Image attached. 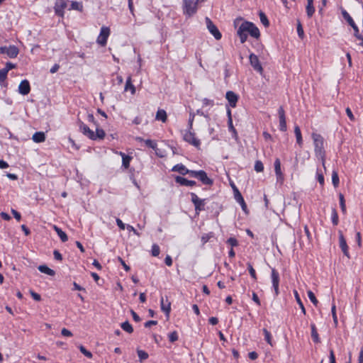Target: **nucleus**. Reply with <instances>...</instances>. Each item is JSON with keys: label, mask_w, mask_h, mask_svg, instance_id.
Masks as SVG:
<instances>
[{"label": "nucleus", "mask_w": 363, "mask_h": 363, "mask_svg": "<svg viewBox=\"0 0 363 363\" xmlns=\"http://www.w3.org/2000/svg\"><path fill=\"white\" fill-rule=\"evenodd\" d=\"M247 33L255 38H259L260 36L259 30L253 23L245 21L240 25L237 31L241 43H244L247 40Z\"/></svg>", "instance_id": "1"}, {"label": "nucleus", "mask_w": 363, "mask_h": 363, "mask_svg": "<svg viewBox=\"0 0 363 363\" xmlns=\"http://www.w3.org/2000/svg\"><path fill=\"white\" fill-rule=\"evenodd\" d=\"M312 138L315 147V155L319 160H321L323 162L325 156L324 139L320 134L315 133L312 134Z\"/></svg>", "instance_id": "2"}, {"label": "nucleus", "mask_w": 363, "mask_h": 363, "mask_svg": "<svg viewBox=\"0 0 363 363\" xmlns=\"http://www.w3.org/2000/svg\"><path fill=\"white\" fill-rule=\"evenodd\" d=\"M197 2L193 0H183V12L184 14L191 16L196 12Z\"/></svg>", "instance_id": "3"}, {"label": "nucleus", "mask_w": 363, "mask_h": 363, "mask_svg": "<svg viewBox=\"0 0 363 363\" xmlns=\"http://www.w3.org/2000/svg\"><path fill=\"white\" fill-rule=\"evenodd\" d=\"M67 0H56L55 3V13L60 17H64L65 9L67 7Z\"/></svg>", "instance_id": "4"}, {"label": "nucleus", "mask_w": 363, "mask_h": 363, "mask_svg": "<svg viewBox=\"0 0 363 363\" xmlns=\"http://www.w3.org/2000/svg\"><path fill=\"white\" fill-rule=\"evenodd\" d=\"M206 23L208 31L213 35L216 40H220L222 37L220 32L218 30L216 26L208 18H206Z\"/></svg>", "instance_id": "5"}, {"label": "nucleus", "mask_w": 363, "mask_h": 363, "mask_svg": "<svg viewBox=\"0 0 363 363\" xmlns=\"http://www.w3.org/2000/svg\"><path fill=\"white\" fill-rule=\"evenodd\" d=\"M191 200L194 205L195 211L198 213L204 210L205 199H201L198 197L195 193H191Z\"/></svg>", "instance_id": "6"}, {"label": "nucleus", "mask_w": 363, "mask_h": 363, "mask_svg": "<svg viewBox=\"0 0 363 363\" xmlns=\"http://www.w3.org/2000/svg\"><path fill=\"white\" fill-rule=\"evenodd\" d=\"M109 35H110L109 28L103 26L101 28L99 35L97 38V43L101 46H105L107 43V39H108Z\"/></svg>", "instance_id": "7"}, {"label": "nucleus", "mask_w": 363, "mask_h": 363, "mask_svg": "<svg viewBox=\"0 0 363 363\" xmlns=\"http://www.w3.org/2000/svg\"><path fill=\"white\" fill-rule=\"evenodd\" d=\"M19 50L15 45H10L9 47L2 46L0 47V53L6 54L11 58H15L17 57Z\"/></svg>", "instance_id": "8"}, {"label": "nucleus", "mask_w": 363, "mask_h": 363, "mask_svg": "<svg viewBox=\"0 0 363 363\" xmlns=\"http://www.w3.org/2000/svg\"><path fill=\"white\" fill-rule=\"evenodd\" d=\"M271 278L272 282V286L274 289L275 295L277 296L279 294V274L275 269H272Z\"/></svg>", "instance_id": "9"}, {"label": "nucleus", "mask_w": 363, "mask_h": 363, "mask_svg": "<svg viewBox=\"0 0 363 363\" xmlns=\"http://www.w3.org/2000/svg\"><path fill=\"white\" fill-rule=\"evenodd\" d=\"M184 140L195 147H199L200 140L195 137V134L189 129V131L184 135Z\"/></svg>", "instance_id": "10"}, {"label": "nucleus", "mask_w": 363, "mask_h": 363, "mask_svg": "<svg viewBox=\"0 0 363 363\" xmlns=\"http://www.w3.org/2000/svg\"><path fill=\"white\" fill-rule=\"evenodd\" d=\"M249 58L250 65L254 68V69L261 74L263 72V68L259 62L258 57L254 53H251Z\"/></svg>", "instance_id": "11"}, {"label": "nucleus", "mask_w": 363, "mask_h": 363, "mask_svg": "<svg viewBox=\"0 0 363 363\" xmlns=\"http://www.w3.org/2000/svg\"><path fill=\"white\" fill-rule=\"evenodd\" d=\"M279 119V130L281 131H286L287 129L285 111L282 106L278 109Z\"/></svg>", "instance_id": "12"}, {"label": "nucleus", "mask_w": 363, "mask_h": 363, "mask_svg": "<svg viewBox=\"0 0 363 363\" xmlns=\"http://www.w3.org/2000/svg\"><path fill=\"white\" fill-rule=\"evenodd\" d=\"M225 97L230 106L235 108L238 100V96L235 92L228 91L226 92Z\"/></svg>", "instance_id": "13"}, {"label": "nucleus", "mask_w": 363, "mask_h": 363, "mask_svg": "<svg viewBox=\"0 0 363 363\" xmlns=\"http://www.w3.org/2000/svg\"><path fill=\"white\" fill-rule=\"evenodd\" d=\"M30 91L29 82L26 79L21 81L18 86V92L22 95H27Z\"/></svg>", "instance_id": "14"}, {"label": "nucleus", "mask_w": 363, "mask_h": 363, "mask_svg": "<svg viewBox=\"0 0 363 363\" xmlns=\"http://www.w3.org/2000/svg\"><path fill=\"white\" fill-rule=\"evenodd\" d=\"M79 126L81 132L88 137L89 139H93L94 138V133L86 125H85L83 122L79 121Z\"/></svg>", "instance_id": "15"}, {"label": "nucleus", "mask_w": 363, "mask_h": 363, "mask_svg": "<svg viewBox=\"0 0 363 363\" xmlns=\"http://www.w3.org/2000/svg\"><path fill=\"white\" fill-rule=\"evenodd\" d=\"M175 182L177 184H179L180 185L186 186H193L196 184V182L195 181L188 180L184 177H180V176H177L175 177Z\"/></svg>", "instance_id": "16"}, {"label": "nucleus", "mask_w": 363, "mask_h": 363, "mask_svg": "<svg viewBox=\"0 0 363 363\" xmlns=\"http://www.w3.org/2000/svg\"><path fill=\"white\" fill-rule=\"evenodd\" d=\"M198 179L205 185H212L213 183V181L207 176L206 172L203 170H200Z\"/></svg>", "instance_id": "17"}, {"label": "nucleus", "mask_w": 363, "mask_h": 363, "mask_svg": "<svg viewBox=\"0 0 363 363\" xmlns=\"http://www.w3.org/2000/svg\"><path fill=\"white\" fill-rule=\"evenodd\" d=\"M274 165L277 181H282L284 179V177L281 170V162L279 158L275 160Z\"/></svg>", "instance_id": "18"}, {"label": "nucleus", "mask_w": 363, "mask_h": 363, "mask_svg": "<svg viewBox=\"0 0 363 363\" xmlns=\"http://www.w3.org/2000/svg\"><path fill=\"white\" fill-rule=\"evenodd\" d=\"M235 198L236 201L240 204L242 211H245V213H247V205L244 201L242 196L241 195L240 191L236 188H235Z\"/></svg>", "instance_id": "19"}, {"label": "nucleus", "mask_w": 363, "mask_h": 363, "mask_svg": "<svg viewBox=\"0 0 363 363\" xmlns=\"http://www.w3.org/2000/svg\"><path fill=\"white\" fill-rule=\"evenodd\" d=\"M160 305H161V310L166 313V315L167 317H169L170 310H171L170 302L167 299L166 301H164V298L161 297Z\"/></svg>", "instance_id": "20"}, {"label": "nucleus", "mask_w": 363, "mask_h": 363, "mask_svg": "<svg viewBox=\"0 0 363 363\" xmlns=\"http://www.w3.org/2000/svg\"><path fill=\"white\" fill-rule=\"evenodd\" d=\"M172 171L177 172L182 175H186L188 173V169L183 164H177L174 165Z\"/></svg>", "instance_id": "21"}, {"label": "nucleus", "mask_w": 363, "mask_h": 363, "mask_svg": "<svg viewBox=\"0 0 363 363\" xmlns=\"http://www.w3.org/2000/svg\"><path fill=\"white\" fill-rule=\"evenodd\" d=\"M120 155L122 157V165L125 169H128L130 166V162L132 157L125 155L124 152H120Z\"/></svg>", "instance_id": "22"}, {"label": "nucleus", "mask_w": 363, "mask_h": 363, "mask_svg": "<svg viewBox=\"0 0 363 363\" xmlns=\"http://www.w3.org/2000/svg\"><path fill=\"white\" fill-rule=\"evenodd\" d=\"M32 139L35 143H43L45 140V135L43 132H36L33 135Z\"/></svg>", "instance_id": "23"}, {"label": "nucleus", "mask_w": 363, "mask_h": 363, "mask_svg": "<svg viewBox=\"0 0 363 363\" xmlns=\"http://www.w3.org/2000/svg\"><path fill=\"white\" fill-rule=\"evenodd\" d=\"M124 89L126 91L130 90L132 94H135V87L132 83L131 76H128V77L127 78Z\"/></svg>", "instance_id": "24"}, {"label": "nucleus", "mask_w": 363, "mask_h": 363, "mask_svg": "<svg viewBox=\"0 0 363 363\" xmlns=\"http://www.w3.org/2000/svg\"><path fill=\"white\" fill-rule=\"evenodd\" d=\"M53 228L58 235V236L60 238L62 242H65L68 240V237L67 234L61 228H60L57 225H54Z\"/></svg>", "instance_id": "25"}, {"label": "nucleus", "mask_w": 363, "mask_h": 363, "mask_svg": "<svg viewBox=\"0 0 363 363\" xmlns=\"http://www.w3.org/2000/svg\"><path fill=\"white\" fill-rule=\"evenodd\" d=\"M155 118H156V120L161 121L163 123L166 122L167 120V116L166 111L163 109H159L157 111Z\"/></svg>", "instance_id": "26"}, {"label": "nucleus", "mask_w": 363, "mask_h": 363, "mask_svg": "<svg viewBox=\"0 0 363 363\" xmlns=\"http://www.w3.org/2000/svg\"><path fill=\"white\" fill-rule=\"evenodd\" d=\"M38 269L40 272L46 274L50 275V276H54L55 274V271L53 269L49 268L46 265H40L38 267Z\"/></svg>", "instance_id": "27"}, {"label": "nucleus", "mask_w": 363, "mask_h": 363, "mask_svg": "<svg viewBox=\"0 0 363 363\" xmlns=\"http://www.w3.org/2000/svg\"><path fill=\"white\" fill-rule=\"evenodd\" d=\"M352 28L354 30V37L357 40H360V43H359V45L363 47V35L359 33V28H358L357 26L355 24L353 26H352Z\"/></svg>", "instance_id": "28"}, {"label": "nucleus", "mask_w": 363, "mask_h": 363, "mask_svg": "<svg viewBox=\"0 0 363 363\" xmlns=\"http://www.w3.org/2000/svg\"><path fill=\"white\" fill-rule=\"evenodd\" d=\"M294 133L296 138V143L298 144L299 146H301L303 144L302 135L301 129L298 125H296L294 127Z\"/></svg>", "instance_id": "29"}, {"label": "nucleus", "mask_w": 363, "mask_h": 363, "mask_svg": "<svg viewBox=\"0 0 363 363\" xmlns=\"http://www.w3.org/2000/svg\"><path fill=\"white\" fill-rule=\"evenodd\" d=\"M342 16L345 19V21L351 27L356 24L352 18L345 10L342 9Z\"/></svg>", "instance_id": "30"}, {"label": "nucleus", "mask_w": 363, "mask_h": 363, "mask_svg": "<svg viewBox=\"0 0 363 363\" xmlns=\"http://www.w3.org/2000/svg\"><path fill=\"white\" fill-rule=\"evenodd\" d=\"M330 218L334 225H337L339 222V216L337 210L334 208H332Z\"/></svg>", "instance_id": "31"}, {"label": "nucleus", "mask_w": 363, "mask_h": 363, "mask_svg": "<svg viewBox=\"0 0 363 363\" xmlns=\"http://www.w3.org/2000/svg\"><path fill=\"white\" fill-rule=\"evenodd\" d=\"M311 337H312L313 342H319L320 340H319L318 334L315 324H311Z\"/></svg>", "instance_id": "32"}, {"label": "nucleus", "mask_w": 363, "mask_h": 363, "mask_svg": "<svg viewBox=\"0 0 363 363\" xmlns=\"http://www.w3.org/2000/svg\"><path fill=\"white\" fill-rule=\"evenodd\" d=\"M121 327L124 331L127 332L129 334H131L133 332V326L128 321H125L122 323Z\"/></svg>", "instance_id": "33"}, {"label": "nucleus", "mask_w": 363, "mask_h": 363, "mask_svg": "<svg viewBox=\"0 0 363 363\" xmlns=\"http://www.w3.org/2000/svg\"><path fill=\"white\" fill-rule=\"evenodd\" d=\"M83 9L82 4L78 1H72L69 10H76L82 11Z\"/></svg>", "instance_id": "34"}, {"label": "nucleus", "mask_w": 363, "mask_h": 363, "mask_svg": "<svg viewBox=\"0 0 363 363\" xmlns=\"http://www.w3.org/2000/svg\"><path fill=\"white\" fill-rule=\"evenodd\" d=\"M105 137V132L103 129L96 128V133H94V138L92 140H96V139H104Z\"/></svg>", "instance_id": "35"}, {"label": "nucleus", "mask_w": 363, "mask_h": 363, "mask_svg": "<svg viewBox=\"0 0 363 363\" xmlns=\"http://www.w3.org/2000/svg\"><path fill=\"white\" fill-rule=\"evenodd\" d=\"M262 331H263V333L264 335V340H265V341L269 345H270L271 346H273L272 337V335H271L270 332H269L266 328H264L262 330Z\"/></svg>", "instance_id": "36"}, {"label": "nucleus", "mask_w": 363, "mask_h": 363, "mask_svg": "<svg viewBox=\"0 0 363 363\" xmlns=\"http://www.w3.org/2000/svg\"><path fill=\"white\" fill-rule=\"evenodd\" d=\"M259 18L261 23L265 26L268 27L269 26V20L267 17V16L263 13L262 11H259Z\"/></svg>", "instance_id": "37"}, {"label": "nucleus", "mask_w": 363, "mask_h": 363, "mask_svg": "<svg viewBox=\"0 0 363 363\" xmlns=\"http://www.w3.org/2000/svg\"><path fill=\"white\" fill-rule=\"evenodd\" d=\"M342 252L348 258L350 257V255H349V253H348V246H347V245L346 243V240H345L343 236H342Z\"/></svg>", "instance_id": "38"}, {"label": "nucleus", "mask_w": 363, "mask_h": 363, "mask_svg": "<svg viewBox=\"0 0 363 363\" xmlns=\"http://www.w3.org/2000/svg\"><path fill=\"white\" fill-rule=\"evenodd\" d=\"M294 294H295L296 300L298 304L299 305V306H300V308L301 309L302 313L305 315L306 314V309H305V307H304V306H303V303H302V301L301 300V298H300L298 292L295 291Z\"/></svg>", "instance_id": "39"}, {"label": "nucleus", "mask_w": 363, "mask_h": 363, "mask_svg": "<svg viewBox=\"0 0 363 363\" xmlns=\"http://www.w3.org/2000/svg\"><path fill=\"white\" fill-rule=\"evenodd\" d=\"M137 353H138V357H139V359L140 362H143V360L147 359L149 357L148 354L144 350H138L137 351Z\"/></svg>", "instance_id": "40"}, {"label": "nucleus", "mask_w": 363, "mask_h": 363, "mask_svg": "<svg viewBox=\"0 0 363 363\" xmlns=\"http://www.w3.org/2000/svg\"><path fill=\"white\" fill-rule=\"evenodd\" d=\"M332 182H333L334 186L335 188L337 187V186L339 184V175H338V173L335 171H333V172Z\"/></svg>", "instance_id": "41"}, {"label": "nucleus", "mask_w": 363, "mask_h": 363, "mask_svg": "<svg viewBox=\"0 0 363 363\" xmlns=\"http://www.w3.org/2000/svg\"><path fill=\"white\" fill-rule=\"evenodd\" d=\"M306 10L308 17L311 18L315 12L313 4H307Z\"/></svg>", "instance_id": "42"}, {"label": "nucleus", "mask_w": 363, "mask_h": 363, "mask_svg": "<svg viewBox=\"0 0 363 363\" xmlns=\"http://www.w3.org/2000/svg\"><path fill=\"white\" fill-rule=\"evenodd\" d=\"M247 269H248V271H249V273H250L251 277L254 280H257V274H256L255 270L250 263H247Z\"/></svg>", "instance_id": "43"}, {"label": "nucleus", "mask_w": 363, "mask_h": 363, "mask_svg": "<svg viewBox=\"0 0 363 363\" xmlns=\"http://www.w3.org/2000/svg\"><path fill=\"white\" fill-rule=\"evenodd\" d=\"M228 124L229 130L233 133L235 137H236L238 133H237L235 128H234V126L233 125L232 117H230V118H228Z\"/></svg>", "instance_id": "44"}, {"label": "nucleus", "mask_w": 363, "mask_h": 363, "mask_svg": "<svg viewBox=\"0 0 363 363\" xmlns=\"http://www.w3.org/2000/svg\"><path fill=\"white\" fill-rule=\"evenodd\" d=\"M151 252H152V255L153 257L158 256L160 255V249L159 245H157V244H153L152 246Z\"/></svg>", "instance_id": "45"}, {"label": "nucleus", "mask_w": 363, "mask_h": 363, "mask_svg": "<svg viewBox=\"0 0 363 363\" xmlns=\"http://www.w3.org/2000/svg\"><path fill=\"white\" fill-rule=\"evenodd\" d=\"M79 349L80 350V352L85 356L87 358H91L92 357V354L91 352L88 351L84 346L82 345H80L79 347Z\"/></svg>", "instance_id": "46"}, {"label": "nucleus", "mask_w": 363, "mask_h": 363, "mask_svg": "<svg viewBox=\"0 0 363 363\" xmlns=\"http://www.w3.org/2000/svg\"><path fill=\"white\" fill-rule=\"evenodd\" d=\"M8 72L4 69H0V84L3 85L7 77Z\"/></svg>", "instance_id": "47"}, {"label": "nucleus", "mask_w": 363, "mask_h": 363, "mask_svg": "<svg viewBox=\"0 0 363 363\" xmlns=\"http://www.w3.org/2000/svg\"><path fill=\"white\" fill-rule=\"evenodd\" d=\"M255 170L257 172H261L264 170V165L261 161L257 160L255 162Z\"/></svg>", "instance_id": "48"}, {"label": "nucleus", "mask_w": 363, "mask_h": 363, "mask_svg": "<svg viewBox=\"0 0 363 363\" xmlns=\"http://www.w3.org/2000/svg\"><path fill=\"white\" fill-rule=\"evenodd\" d=\"M308 296L309 298V299L311 300V301L315 306H317L318 303V301L317 300V298H315V294L311 291H308Z\"/></svg>", "instance_id": "49"}, {"label": "nucleus", "mask_w": 363, "mask_h": 363, "mask_svg": "<svg viewBox=\"0 0 363 363\" xmlns=\"http://www.w3.org/2000/svg\"><path fill=\"white\" fill-rule=\"evenodd\" d=\"M145 143L150 148H152L153 150H155L157 148V143L152 140H150V139L145 140Z\"/></svg>", "instance_id": "50"}, {"label": "nucleus", "mask_w": 363, "mask_h": 363, "mask_svg": "<svg viewBox=\"0 0 363 363\" xmlns=\"http://www.w3.org/2000/svg\"><path fill=\"white\" fill-rule=\"evenodd\" d=\"M331 312H332L334 323H335V326H337L338 324V320H337V316L336 314V307L335 305H333Z\"/></svg>", "instance_id": "51"}, {"label": "nucleus", "mask_w": 363, "mask_h": 363, "mask_svg": "<svg viewBox=\"0 0 363 363\" xmlns=\"http://www.w3.org/2000/svg\"><path fill=\"white\" fill-rule=\"evenodd\" d=\"M168 337H169V340L171 342H174L175 341H177L178 340V334L176 331H174L172 333H170L168 335Z\"/></svg>", "instance_id": "52"}, {"label": "nucleus", "mask_w": 363, "mask_h": 363, "mask_svg": "<svg viewBox=\"0 0 363 363\" xmlns=\"http://www.w3.org/2000/svg\"><path fill=\"white\" fill-rule=\"evenodd\" d=\"M227 243L229 244L233 248L238 245V242L235 238H230L227 240Z\"/></svg>", "instance_id": "53"}, {"label": "nucleus", "mask_w": 363, "mask_h": 363, "mask_svg": "<svg viewBox=\"0 0 363 363\" xmlns=\"http://www.w3.org/2000/svg\"><path fill=\"white\" fill-rule=\"evenodd\" d=\"M297 33H298V36L301 38H303L304 32H303V29L302 26L300 22H298V25H297Z\"/></svg>", "instance_id": "54"}, {"label": "nucleus", "mask_w": 363, "mask_h": 363, "mask_svg": "<svg viewBox=\"0 0 363 363\" xmlns=\"http://www.w3.org/2000/svg\"><path fill=\"white\" fill-rule=\"evenodd\" d=\"M16 67V65L15 64H13L10 62H6V66L4 68H3L5 71L9 72V70L14 69Z\"/></svg>", "instance_id": "55"}, {"label": "nucleus", "mask_w": 363, "mask_h": 363, "mask_svg": "<svg viewBox=\"0 0 363 363\" xmlns=\"http://www.w3.org/2000/svg\"><path fill=\"white\" fill-rule=\"evenodd\" d=\"M30 296H32V298L35 301H40L41 300V296L38 293H35V291L31 290V291H30Z\"/></svg>", "instance_id": "56"}, {"label": "nucleus", "mask_w": 363, "mask_h": 363, "mask_svg": "<svg viewBox=\"0 0 363 363\" xmlns=\"http://www.w3.org/2000/svg\"><path fill=\"white\" fill-rule=\"evenodd\" d=\"M194 117H195L194 113L190 112L189 119V130L192 129L193 121H194Z\"/></svg>", "instance_id": "57"}, {"label": "nucleus", "mask_w": 363, "mask_h": 363, "mask_svg": "<svg viewBox=\"0 0 363 363\" xmlns=\"http://www.w3.org/2000/svg\"><path fill=\"white\" fill-rule=\"evenodd\" d=\"M118 261L120 262V263L122 264V266L123 267L124 269L126 271V272H129L130 270V267L127 265L125 264V262H124V260L121 257H118Z\"/></svg>", "instance_id": "58"}, {"label": "nucleus", "mask_w": 363, "mask_h": 363, "mask_svg": "<svg viewBox=\"0 0 363 363\" xmlns=\"http://www.w3.org/2000/svg\"><path fill=\"white\" fill-rule=\"evenodd\" d=\"M61 334L63 336H65V337H71V336H72V332L69 331V330H67V328H65L62 329Z\"/></svg>", "instance_id": "59"}, {"label": "nucleus", "mask_w": 363, "mask_h": 363, "mask_svg": "<svg viewBox=\"0 0 363 363\" xmlns=\"http://www.w3.org/2000/svg\"><path fill=\"white\" fill-rule=\"evenodd\" d=\"M200 173V170L195 171V170H189L188 169V173L191 177L198 179V176Z\"/></svg>", "instance_id": "60"}, {"label": "nucleus", "mask_w": 363, "mask_h": 363, "mask_svg": "<svg viewBox=\"0 0 363 363\" xmlns=\"http://www.w3.org/2000/svg\"><path fill=\"white\" fill-rule=\"evenodd\" d=\"M53 255H54V258L56 259V260H59V261H61L62 259V255L60 254V252L55 250H54L53 252Z\"/></svg>", "instance_id": "61"}, {"label": "nucleus", "mask_w": 363, "mask_h": 363, "mask_svg": "<svg viewBox=\"0 0 363 363\" xmlns=\"http://www.w3.org/2000/svg\"><path fill=\"white\" fill-rule=\"evenodd\" d=\"M345 111H346V113H347V116L349 117V118L352 121H354L355 118H354V116L351 109L349 107H347Z\"/></svg>", "instance_id": "62"}, {"label": "nucleus", "mask_w": 363, "mask_h": 363, "mask_svg": "<svg viewBox=\"0 0 363 363\" xmlns=\"http://www.w3.org/2000/svg\"><path fill=\"white\" fill-rule=\"evenodd\" d=\"M130 313H131L133 320L135 322H140L141 320V318H140V316L133 310H130Z\"/></svg>", "instance_id": "63"}, {"label": "nucleus", "mask_w": 363, "mask_h": 363, "mask_svg": "<svg viewBox=\"0 0 363 363\" xmlns=\"http://www.w3.org/2000/svg\"><path fill=\"white\" fill-rule=\"evenodd\" d=\"M358 363H363V347L361 348L359 354Z\"/></svg>", "instance_id": "64"}]
</instances>
